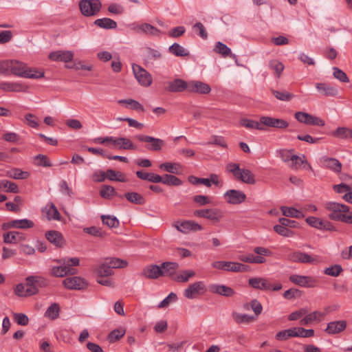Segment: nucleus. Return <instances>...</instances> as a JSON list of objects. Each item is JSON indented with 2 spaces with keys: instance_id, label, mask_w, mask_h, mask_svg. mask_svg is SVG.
I'll return each mask as SVG.
<instances>
[{
  "instance_id": "obj_1",
  "label": "nucleus",
  "mask_w": 352,
  "mask_h": 352,
  "mask_svg": "<svg viewBox=\"0 0 352 352\" xmlns=\"http://www.w3.org/2000/svg\"><path fill=\"white\" fill-rule=\"evenodd\" d=\"M325 208L330 212L329 214L330 219L346 223H350L352 212L347 213L349 211V208L346 205L331 201L325 204Z\"/></svg>"
},
{
  "instance_id": "obj_2",
  "label": "nucleus",
  "mask_w": 352,
  "mask_h": 352,
  "mask_svg": "<svg viewBox=\"0 0 352 352\" xmlns=\"http://www.w3.org/2000/svg\"><path fill=\"white\" fill-rule=\"evenodd\" d=\"M226 170L233 175L237 180L248 184H254V175L249 169L240 168L239 164L229 163L226 165Z\"/></svg>"
},
{
  "instance_id": "obj_3",
  "label": "nucleus",
  "mask_w": 352,
  "mask_h": 352,
  "mask_svg": "<svg viewBox=\"0 0 352 352\" xmlns=\"http://www.w3.org/2000/svg\"><path fill=\"white\" fill-rule=\"evenodd\" d=\"M11 73L14 75L28 78H41L44 76V72L28 67L25 64L12 60Z\"/></svg>"
},
{
  "instance_id": "obj_4",
  "label": "nucleus",
  "mask_w": 352,
  "mask_h": 352,
  "mask_svg": "<svg viewBox=\"0 0 352 352\" xmlns=\"http://www.w3.org/2000/svg\"><path fill=\"white\" fill-rule=\"evenodd\" d=\"M254 252L257 255L255 256L253 254L241 255L239 259L245 263L261 264L266 262L265 256H271L272 254L269 249L263 247H256L254 248Z\"/></svg>"
},
{
  "instance_id": "obj_5",
  "label": "nucleus",
  "mask_w": 352,
  "mask_h": 352,
  "mask_svg": "<svg viewBox=\"0 0 352 352\" xmlns=\"http://www.w3.org/2000/svg\"><path fill=\"white\" fill-rule=\"evenodd\" d=\"M102 8L100 0H81L79 8L83 16H91L97 14Z\"/></svg>"
},
{
  "instance_id": "obj_6",
  "label": "nucleus",
  "mask_w": 352,
  "mask_h": 352,
  "mask_svg": "<svg viewBox=\"0 0 352 352\" xmlns=\"http://www.w3.org/2000/svg\"><path fill=\"white\" fill-rule=\"evenodd\" d=\"M193 214L195 217L205 218L214 223H219L223 217V211L219 208L196 210Z\"/></svg>"
},
{
  "instance_id": "obj_7",
  "label": "nucleus",
  "mask_w": 352,
  "mask_h": 352,
  "mask_svg": "<svg viewBox=\"0 0 352 352\" xmlns=\"http://www.w3.org/2000/svg\"><path fill=\"white\" fill-rule=\"evenodd\" d=\"M206 292V287L203 281H197L188 285L184 290V295L188 299L195 298L199 295H203Z\"/></svg>"
},
{
  "instance_id": "obj_8",
  "label": "nucleus",
  "mask_w": 352,
  "mask_h": 352,
  "mask_svg": "<svg viewBox=\"0 0 352 352\" xmlns=\"http://www.w3.org/2000/svg\"><path fill=\"white\" fill-rule=\"evenodd\" d=\"M133 72L138 82L144 87L151 85L153 78L151 75L143 67L138 65H133Z\"/></svg>"
},
{
  "instance_id": "obj_9",
  "label": "nucleus",
  "mask_w": 352,
  "mask_h": 352,
  "mask_svg": "<svg viewBox=\"0 0 352 352\" xmlns=\"http://www.w3.org/2000/svg\"><path fill=\"white\" fill-rule=\"evenodd\" d=\"M305 221L314 228L323 231H336V227L328 220H323L316 217H308Z\"/></svg>"
},
{
  "instance_id": "obj_10",
  "label": "nucleus",
  "mask_w": 352,
  "mask_h": 352,
  "mask_svg": "<svg viewBox=\"0 0 352 352\" xmlns=\"http://www.w3.org/2000/svg\"><path fill=\"white\" fill-rule=\"evenodd\" d=\"M294 117L298 122L307 125L324 126V121L323 120L305 112H296Z\"/></svg>"
},
{
  "instance_id": "obj_11",
  "label": "nucleus",
  "mask_w": 352,
  "mask_h": 352,
  "mask_svg": "<svg viewBox=\"0 0 352 352\" xmlns=\"http://www.w3.org/2000/svg\"><path fill=\"white\" fill-rule=\"evenodd\" d=\"M288 258L292 262L317 264L320 262L317 256H312L305 252L296 251L288 254Z\"/></svg>"
},
{
  "instance_id": "obj_12",
  "label": "nucleus",
  "mask_w": 352,
  "mask_h": 352,
  "mask_svg": "<svg viewBox=\"0 0 352 352\" xmlns=\"http://www.w3.org/2000/svg\"><path fill=\"white\" fill-rule=\"evenodd\" d=\"M135 138L140 142L150 143V144L146 146V148L149 151H160L164 145V140L160 138H155L145 135H137Z\"/></svg>"
},
{
  "instance_id": "obj_13",
  "label": "nucleus",
  "mask_w": 352,
  "mask_h": 352,
  "mask_svg": "<svg viewBox=\"0 0 352 352\" xmlns=\"http://www.w3.org/2000/svg\"><path fill=\"white\" fill-rule=\"evenodd\" d=\"M223 197L228 204L239 205L245 201L246 195L241 190L230 189L223 194Z\"/></svg>"
},
{
  "instance_id": "obj_14",
  "label": "nucleus",
  "mask_w": 352,
  "mask_h": 352,
  "mask_svg": "<svg viewBox=\"0 0 352 352\" xmlns=\"http://www.w3.org/2000/svg\"><path fill=\"white\" fill-rule=\"evenodd\" d=\"M174 226L179 232L184 234H188L191 231L197 232L202 230L203 229V227L200 224L191 220L184 221L182 222L178 221Z\"/></svg>"
},
{
  "instance_id": "obj_15",
  "label": "nucleus",
  "mask_w": 352,
  "mask_h": 352,
  "mask_svg": "<svg viewBox=\"0 0 352 352\" xmlns=\"http://www.w3.org/2000/svg\"><path fill=\"white\" fill-rule=\"evenodd\" d=\"M261 123L263 124V127L265 128V126H268L283 129L287 128L289 126L287 121L270 116H261Z\"/></svg>"
},
{
  "instance_id": "obj_16",
  "label": "nucleus",
  "mask_w": 352,
  "mask_h": 352,
  "mask_svg": "<svg viewBox=\"0 0 352 352\" xmlns=\"http://www.w3.org/2000/svg\"><path fill=\"white\" fill-rule=\"evenodd\" d=\"M63 285L69 289L80 290L87 287V283L80 277H68L63 280Z\"/></svg>"
},
{
  "instance_id": "obj_17",
  "label": "nucleus",
  "mask_w": 352,
  "mask_h": 352,
  "mask_svg": "<svg viewBox=\"0 0 352 352\" xmlns=\"http://www.w3.org/2000/svg\"><path fill=\"white\" fill-rule=\"evenodd\" d=\"M347 327L346 320H335L327 323L324 331L329 335H336L343 332Z\"/></svg>"
},
{
  "instance_id": "obj_18",
  "label": "nucleus",
  "mask_w": 352,
  "mask_h": 352,
  "mask_svg": "<svg viewBox=\"0 0 352 352\" xmlns=\"http://www.w3.org/2000/svg\"><path fill=\"white\" fill-rule=\"evenodd\" d=\"M289 279L293 283L304 287H314L316 283V280L313 277L308 276L292 274L289 276Z\"/></svg>"
},
{
  "instance_id": "obj_19",
  "label": "nucleus",
  "mask_w": 352,
  "mask_h": 352,
  "mask_svg": "<svg viewBox=\"0 0 352 352\" xmlns=\"http://www.w3.org/2000/svg\"><path fill=\"white\" fill-rule=\"evenodd\" d=\"M320 163L322 167L328 168L336 173H340L342 170V164L336 158L322 157L320 159Z\"/></svg>"
},
{
  "instance_id": "obj_20",
  "label": "nucleus",
  "mask_w": 352,
  "mask_h": 352,
  "mask_svg": "<svg viewBox=\"0 0 352 352\" xmlns=\"http://www.w3.org/2000/svg\"><path fill=\"white\" fill-rule=\"evenodd\" d=\"M50 60L53 61H60L68 63L72 61L74 58V53L72 51L58 50L51 52L49 55Z\"/></svg>"
},
{
  "instance_id": "obj_21",
  "label": "nucleus",
  "mask_w": 352,
  "mask_h": 352,
  "mask_svg": "<svg viewBox=\"0 0 352 352\" xmlns=\"http://www.w3.org/2000/svg\"><path fill=\"white\" fill-rule=\"evenodd\" d=\"M166 89L171 92H182L186 89L188 90L189 82L187 83L182 79H175L166 83Z\"/></svg>"
},
{
  "instance_id": "obj_22",
  "label": "nucleus",
  "mask_w": 352,
  "mask_h": 352,
  "mask_svg": "<svg viewBox=\"0 0 352 352\" xmlns=\"http://www.w3.org/2000/svg\"><path fill=\"white\" fill-rule=\"evenodd\" d=\"M0 89L4 91L25 92L28 86L19 82H3L0 84Z\"/></svg>"
},
{
  "instance_id": "obj_23",
  "label": "nucleus",
  "mask_w": 352,
  "mask_h": 352,
  "mask_svg": "<svg viewBox=\"0 0 352 352\" xmlns=\"http://www.w3.org/2000/svg\"><path fill=\"white\" fill-rule=\"evenodd\" d=\"M249 285L254 289L268 291L271 290L272 285L264 278H251L248 280Z\"/></svg>"
},
{
  "instance_id": "obj_24",
  "label": "nucleus",
  "mask_w": 352,
  "mask_h": 352,
  "mask_svg": "<svg viewBox=\"0 0 352 352\" xmlns=\"http://www.w3.org/2000/svg\"><path fill=\"white\" fill-rule=\"evenodd\" d=\"M179 267V264L175 262H163L160 268L162 270V276H168L174 279L175 277V271Z\"/></svg>"
},
{
  "instance_id": "obj_25",
  "label": "nucleus",
  "mask_w": 352,
  "mask_h": 352,
  "mask_svg": "<svg viewBox=\"0 0 352 352\" xmlns=\"http://www.w3.org/2000/svg\"><path fill=\"white\" fill-rule=\"evenodd\" d=\"M188 91L201 94H206L210 92L211 88L209 85L201 81L189 82Z\"/></svg>"
},
{
  "instance_id": "obj_26",
  "label": "nucleus",
  "mask_w": 352,
  "mask_h": 352,
  "mask_svg": "<svg viewBox=\"0 0 352 352\" xmlns=\"http://www.w3.org/2000/svg\"><path fill=\"white\" fill-rule=\"evenodd\" d=\"M325 314L319 311H315L310 314L307 313L305 316L300 321L302 325H308L314 322H320L324 318Z\"/></svg>"
},
{
  "instance_id": "obj_27",
  "label": "nucleus",
  "mask_w": 352,
  "mask_h": 352,
  "mask_svg": "<svg viewBox=\"0 0 352 352\" xmlns=\"http://www.w3.org/2000/svg\"><path fill=\"white\" fill-rule=\"evenodd\" d=\"M76 273V270L75 269L63 264L60 266L53 267L50 274L54 277H63L67 274H75Z\"/></svg>"
},
{
  "instance_id": "obj_28",
  "label": "nucleus",
  "mask_w": 352,
  "mask_h": 352,
  "mask_svg": "<svg viewBox=\"0 0 352 352\" xmlns=\"http://www.w3.org/2000/svg\"><path fill=\"white\" fill-rule=\"evenodd\" d=\"M142 275L150 279L158 278L160 276H162L160 266L157 265H149L144 268Z\"/></svg>"
},
{
  "instance_id": "obj_29",
  "label": "nucleus",
  "mask_w": 352,
  "mask_h": 352,
  "mask_svg": "<svg viewBox=\"0 0 352 352\" xmlns=\"http://www.w3.org/2000/svg\"><path fill=\"white\" fill-rule=\"evenodd\" d=\"M46 239L52 243L57 247H63L65 244V241L60 232L56 230L47 231L45 233Z\"/></svg>"
},
{
  "instance_id": "obj_30",
  "label": "nucleus",
  "mask_w": 352,
  "mask_h": 352,
  "mask_svg": "<svg viewBox=\"0 0 352 352\" xmlns=\"http://www.w3.org/2000/svg\"><path fill=\"white\" fill-rule=\"evenodd\" d=\"M232 317L237 324H248L255 322L256 317L246 314H241L236 311L232 313Z\"/></svg>"
},
{
  "instance_id": "obj_31",
  "label": "nucleus",
  "mask_w": 352,
  "mask_h": 352,
  "mask_svg": "<svg viewBox=\"0 0 352 352\" xmlns=\"http://www.w3.org/2000/svg\"><path fill=\"white\" fill-rule=\"evenodd\" d=\"M25 240V236L19 232L10 231L3 234V242L6 243H17Z\"/></svg>"
},
{
  "instance_id": "obj_32",
  "label": "nucleus",
  "mask_w": 352,
  "mask_h": 352,
  "mask_svg": "<svg viewBox=\"0 0 352 352\" xmlns=\"http://www.w3.org/2000/svg\"><path fill=\"white\" fill-rule=\"evenodd\" d=\"M210 291L212 293L218 294L226 297L232 296L234 294V291L230 287L224 285H211L210 286Z\"/></svg>"
},
{
  "instance_id": "obj_33",
  "label": "nucleus",
  "mask_w": 352,
  "mask_h": 352,
  "mask_svg": "<svg viewBox=\"0 0 352 352\" xmlns=\"http://www.w3.org/2000/svg\"><path fill=\"white\" fill-rule=\"evenodd\" d=\"M113 146L118 149L135 150L136 146L128 138H115Z\"/></svg>"
},
{
  "instance_id": "obj_34",
  "label": "nucleus",
  "mask_w": 352,
  "mask_h": 352,
  "mask_svg": "<svg viewBox=\"0 0 352 352\" xmlns=\"http://www.w3.org/2000/svg\"><path fill=\"white\" fill-rule=\"evenodd\" d=\"M250 269V266L240 263L226 261V271L233 272H248Z\"/></svg>"
},
{
  "instance_id": "obj_35",
  "label": "nucleus",
  "mask_w": 352,
  "mask_h": 352,
  "mask_svg": "<svg viewBox=\"0 0 352 352\" xmlns=\"http://www.w3.org/2000/svg\"><path fill=\"white\" fill-rule=\"evenodd\" d=\"M316 87L319 92L325 96H335L338 93L336 88L327 83H316Z\"/></svg>"
},
{
  "instance_id": "obj_36",
  "label": "nucleus",
  "mask_w": 352,
  "mask_h": 352,
  "mask_svg": "<svg viewBox=\"0 0 352 352\" xmlns=\"http://www.w3.org/2000/svg\"><path fill=\"white\" fill-rule=\"evenodd\" d=\"M43 212H45L46 217L50 221L52 219L60 220V214L55 205L52 203L48 204L43 210Z\"/></svg>"
},
{
  "instance_id": "obj_37",
  "label": "nucleus",
  "mask_w": 352,
  "mask_h": 352,
  "mask_svg": "<svg viewBox=\"0 0 352 352\" xmlns=\"http://www.w3.org/2000/svg\"><path fill=\"white\" fill-rule=\"evenodd\" d=\"M214 52L221 55L223 57L230 56V58L236 59V56L232 54L231 50L226 45L220 41L216 43Z\"/></svg>"
},
{
  "instance_id": "obj_38",
  "label": "nucleus",
  "mask_w": 352,
  "mask_h": 352,
  "mask_svg": "<svg viewBox=\"0 0 352 352\" xmlns=\"http://www.w3.org/2000/svg\"><path fill=\"white\" fill-rule=\"evenodd\" d=\"M240 124L241 126L250 129H257L259 131H263L265 129V127H263V124L261 123V117L260 118L258 122L243 118L240 120Z\"/></svg>"
},
{
  "instance_id": "obj_39",
  "label": "nucleus",
  "mask_w": 352,
  "mask_h": 352,
  "mask_svg": "<svg viewBox=\"0 0 352 352\" xmlns=\"http://www.w3.org/2000/svg\"><path fill=\"white\" fill-rule=\"evenodd\" d=\"M305 164H307V161L304 155L301 156L294 155L288 166L293 170H298L302 168Z\"/></svg>"
},
{
  "instance_id": "obj_40",
  "label": "nucleus",
  "mask_w": 352,
  "mask_h": 352,
  "mask_svg": "<svg viewBox=\"0 0 352 352\" xmlns=\"http://www.w3.org/2000/svg\"><path fill=\"white\" fill-rule=\"evenodd\" d=\"M136 175L138 178L150 182L160 183V181H162L160 175L152 173H148L143 170L137 171Z\"/></svg>"
},
{
  "instance_id": "obj_41",
  "label": "nucleus",
  "mask_w": 352,
  "mask_h": 352,
  "mask_svg": "<svg viewBox=\"0 0 352 352\" xmlns=\"http://www.w3.org/2000/svg\"><path fill=\"white\" fill-rule=\"evenodd\" d=\"M296 331V327H293L278 331L276 334V339L279 341H285L290 338L297 337Z\"/></svg>"
},
{
  "instance_id": "obj_42",
  "label": "nucleus",
  "mask_w": 352,
  "mask_h": 352,
  "mask_svg": "<svg viewBox=\"0 0 352 352\" xmlns=\"http://www.w3.org/2000/svg\"><path fill=\"white\" fill-rule=\"evenodd\" d=\"M94 24L103 29H115L117 27V23L109 18H102L96 19Z\"/></svg>"
},
{
  "instance_id": "obj_43",
  "label": "nucleus",
  "mask_w": 352,
  "mask_h": 352,
  "mask_svg": "<svg viewBox=\"0 0 352 352\" xmlns=\"http://www.w3.org/2000/svg\"><path fill=\"white\" fill-rule=\"evenodd\" d=\"M162 181L160 183L166 184L168 186H178L182 185V182L180 179L173 175L165 174L161 176Z\"/></svg>"
},
{
  "instance_id": "obj_44",
  "label": "nucleus",
  "mask_w": 352,
  "mask_h": 352,
  "mask_svg": "<svg viewBox=\"0 0 352 352\" xmlns=\"http://www.w3.org/2000/svg\"><path fill=\"white\" fill-rule=\"evenodd\" d=\"M96 272L98 277H107L113 274V270L107 261H105L103 263L98 266L96 269Z\"/></svg>"
},
{
  "instance_id": "obj_45",
  "label": "nucleus",
  "mask_w": 352,
  "mask_h": 352,
  "mask_svg": "<svg viewBox=\"0 0 352 352\" xmlns=\"http://www.w3.org/2000/svg\"><path fill=\"white\" fill-rule=\"evenodd\" d=\"M332 135L341 139H352V129L347 127H338L332 132Z\"/></svg>"
},
{
  "instance_id": "obj_46",
  "label": "nucleus",
  "mask_w": 352,
  "mask_h": 352,
  "mask_svg": "<svg viewBox=\"0 0 352 352\" xmlns=\"http://www.w3.org/2000/svg\"><path fill=\"white\" fill-rule=\"evenodd\" d=\"M6 176L14 179H24L30 176V173L19 168H13L7 171Z\"/></svg>"
},
{
  "instance_id": "obj_47",
  "label": "nucleus",
  "mask_w": 352,
  "mask_h": 352,
  "mask_svg": "<svg viewBox=\"0 0 352 352\" xmlns=\"http://www.w3.org/2000/svg\"><path fill=\"white\" fill-rule=\"evenodd\" d=\"M280 210L285 217L301 218L303 217L302 213L297 209L292 207L281 206Z\"/></svg>"
},
{
  "instance_id": "obj_48",
  "label": "nucleus",
  "mask_w": 352,
  "mask_h": 352,
  "mask_svg": "<svg viewBox=\"0 0 352 352\" xmlns=\"http://www.w3.org/2000/svg\"><path fill=\"white\" fill-rule=\"evenodd\" d=\"M107 178L110 181H116L120 182H125L124 175L120 171H116L112 169H108L107 170Z\"/></svg>"
},
{
  "instance_id": "obj_49",
  "label": "nucleus",
  "mask_w": 352,
  "mask_h": 352,
  "mask_svg": "<svg viewBox=\"0 0 352 352\" xmlns=\"http://www.w3.org/2000/svg\"><path fill=\"white\" fill-rule=\"evenodd\" d=\"M168 50L170 53L176 56H187L189 55L188 51L177 43H175L170 46Z\"/></svg>"
},
{
  "instance_id": "obj_50",
  "label": "nucleus",
  "mask_w": 352,
  "mask_h": 352,
  "mask_svg": "<svg viewBox=\"0 0 352 352\" xmlns=\"http://www.w3.org/2000/svg\"><path fill=\"white\" fill-rule=\"evenodd\" d=\"M124 197L129 201L133 204L142 205L145 203L143 196L135 192H126Z\"/></svg>"
},
{
  "instance_id": "obj_51",
  "label": "nucleus",
  "mask_w": 352,
  "mask_h": 352,
  "mask_svg": "<svg viewBox=\"0 0 352 352\" xmlns=\"http://www.w3.org/2000/svg\"><path fill=\"white\" fill-rule=\"evenodd\" d=\"M126 333V330L123 327H120L113 330L108 336V340L109 342L113 343L119 340Z\"/></svg>"
},
{
  "instance_id": "obj_52",
  "label": "nucleus",
  "mask_w": 352,
  "mask_h": 352,
  "mask_svg": "<svg viewBox=\"0 0 352 352\" xmlns=\"http://www.w3.org/2000/svg\"><path fill=\"white\" fill-rule=\"evenodd\" d=\"M60 307L57 303H52L46 310L45 316L51 320H55L59 316Z\"/></svg>"
},
{
  "instance_id": "obj_53",
  "label": "nucleus",
  "mask_w": 352,
  "mask_h": 352,
  "mask_svg": "<svg viewBox=\"0 0 352 352\" xmlns=\"http://www.w3.org/2000/svg\"><path fill=\"white\" fill-rule=\"evenodd\" d=\"M162 56L161 53L154 49L148 48L146 50V54L145 58L146 65L152 63L153 60L160 59Z\"/></svg>"
},
{
  "instance_id": "obj_54",
  "label": "nucleus",
  "mask_w": 352,
  "mask_h": 352,
  "mask_svg": "<svg viewBox=\"0 0 352 352\" xmlns=\"http://www.w3.org/2000/svg\"><path fill=\"white\" fill-rule=\"evenodd\" d=\"M118 102L120 104H126L130 105L131 108L132 109L140 111L142 112L144 111V107L138 101L133 100V99H123V100H119Z\"/></svg>"
},
{
  "instance_id": "obj_55",
  "label": "nucleus",
  "mask_w": 352,
  "mask_h": 352,
  "mask_svg": "<svg viewBox=\"0 0 352 352\" xmlns=\"http://www.w3.org/2000/svg\"><path fill=\"white\" fill-rule=\"evenodd\" d=\"M269 67L271 69L274 71L276 77L279 78L284 70L283 64L278 60H271L269 62Z\"/></svg>"
},
{
  "instance_id": "obj_56",
  "label": "nucleus",
  "mask_w": 352,
  "mask_h": 352,
  "mask_svg": "<svg viewBox=\"0 0 352 352\" xmlns=\"http://www.w3.org/2000/svg\"><path fill=\"white\" fill-rule=\"evenodd\" d=\"M195 275V272L193 270H184L179 275L176 276L174 280L179 283H186Z\"/></svg>"
},
{
  "instance_id": "obj_57",
  "label": "nucleus",
  "mask_w": 352,
  "mask_h": 352,
  "mask_svg": "<svg viewBox=\"0 0 352 352\" xmlns=\"http://www.w3.org/2000/svg\"><path fill=\"white\" fill-rule=\"evenodd\" d=\"M100 195L102 198L110 199L111 197L116 196L117 192L113 186L104 185L102 186Z\"/></svg>"
},
{
  "instance_id": "obj_58",
  "label": "nucleus",
  "mask_w": 352,
  "mask_h": 352,
  "mask_svg": "<svg viewBox=\"0 0 352 352\" xmlns=\"http://www.w3.org/2000/svg\"><path fill=\"white\" fill-rule=\"evenodd\" d=\"M294 150L293 149H279L276 151L278 156L280 157V159L285 162L289 164L293 155Z\"/></svg>"
},
{
  "instance_id": "obj_59",
  "label": "nucleus",
  "mask_w": 352,
  "mask_h": 352,
  "mask_svg": "<svg viewBox=\"0 0 352 352\" xmlns=\"http://www.w3.org/2000/svg\"><path fill=\"white\" fill-rule=\"evenodd\" d=\"M14 228H19V229H28L33 228L34 226V223L32 221L27 219H16L14 220Z\"/></svg>"
},
{
  "instance_id": "obj_60",
  "label": "nucleus",
  "mask_w": 352,
  "mask_h": 352,
  "mask_svg": "<svg viewBox=\"0 0 352 352\" xmlns=\"http://www.w3.org/2000/svg\"><path fill=\"white\" fill-rule=\"evenodd\" d=\"M106 261L111 266L112 270L113 268H124L128 265L126 261L118 258H107Z\"/></svg>"
},
{
  "instance_id": "obj_61",
  "label": "nucleus",
  "mask_w": 352,
  "mask_h": 352,
  "mask_svg": "<svg viewBox=\"0 0 352 352\" xmlns=\"http://www.w3.org/2000/svg\"><path fill=\"white\" fill-rule=\"evenodd\" d=\"M101 219L102 223L110 228H118L120 225V222L116 217H112L110 215H102Z\"/></svg>"
},
{
  "instance_id": "obj_62",
  "label": "nucleus",
  "mask_w": 352,
  "mask_h": 352,
  "mask_svg": "<svg viewBox=\"0 0 352 352\" xmlns=\"http://www.w3.org/2000/svg\"><path fill=\"white\" fill-rule=\"evenodd\" d=\"M342 271L343 269L342 266L340 265L336 264L325 268L324 273L330 276L337 277L342 273Z\"/></svg>"
},
{
  "instance_id": "obj_63",
  "label": "nucleus",
  "mask_w": 352,
  "mask_h": 352,
  "mask_svg": "<svg viewBox=\"0 0 352 352\" xmlns=\"http://www.w3.org/2000/svg\"><path fill=\"white\" fill-rule=\"evenodd\" d=\"M274 230L278 234L286 236V237H290L294 235V232L289 228H287L283 224L276 225L274 226Z\"/></svg>"
},
{
  "instance_id": "obj_64",
  "label": "nucleus",
  "mask_w": 352,
  "mask_h": 352,
  "mask_svg": "<svg viewBox=\"0 0 352 352\" xmlns=\"http://www.w3.org/2000/svg\"><path fill=\"white\" fill-rule=\"evenodd\" d=\"M333 75L334 78L338 79L342 82H349V79L344 72L338 67H333Z\"/></svg>"
}]
</instances>
